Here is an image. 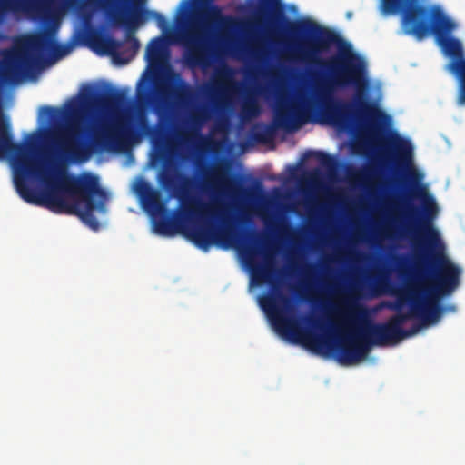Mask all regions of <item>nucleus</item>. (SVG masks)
Wrapping results in <instances>:
<instances>
[{"label":"nucleus","instance_id":"obj_1","mask_svg":"<svg viewBox=\"0 0 465 465\" xmlns=\"http://www.w3.org/2000/svg\"><path fill=\"white\" fill-rule=\"evenodd\" d=\"M125 99L124 91L110 88L104 94L88 89L78 100L72 101L65 113L66 126L54 134L58 148L55 160L47 170L40 168L29 157L36 140L35 134L28 135L25 143H15L12 133L8 134L6 144L0 143V159H13V181L19 196L30 204L46 207L54 213L76 215L90 228L97 230L100 224L94 211L104 210L105 193L97 176L90 173L69 174L66 164L84 163L94 153L123 152L137 141L140 134L124 120L109 128L94 130L88 141L75 139L76 122L84 114L100 107L120 106Z\"/></svg>","mask_w":465,"mask_h":465},{"label":"nucleus","instance_id":"obj_2","mask_svg":"<svg viewBox=\"0 0 465 465\" xmlns=\"http://www.w3.org/2000/svg\"><path fill=\"white\" fill-rule=\"evenodd\" d=\"M289 31L292 35L306 34L311 36L298 44L297 52L307 64L325 68L330 76L316 86L313 104L279 105L274 111L271 125L254 126L252 129L251 138L253 141L268 143L274 138L278 129L288 133L297 131L315 112L322 123L333 125H341L351 118L376 120L385 116L376 104L366 101L360 93H357L351 104L334 99L335 88L361 85L364 72L363 63H353L351 56L333 57L329 61L320 57L322 51L341 43L338 33L310 20L290 23Z\"/></svg>","mask_w":465,"mask_h":465},{"label":"nucleus","instance_id":"obj_3","mask_svg":"<svg viewBox=\"0 0 465 465\" xmlns=\"http://www.w3.org/2000/svg\"><path fill=\"white\" fill-rule=\"evenodd\" d=\"M413 194L423 201V213L414 219L415 253L413 271L407 273V259H397V269L406 279L398 300L390 305L398 312L390 319L399 327L411 318L421 321V328L435 323L440 317V297L450 295L460 284V269L442 253L439 232L433 227L432 220L437 211L433 198L417 183Z\"/></svg>","mask_w":465,"mask_h":465},{"label":"nucleus","instance_id":"obj_4","mask_svg":"<svg viewBox=\"0 0 465 465\" xmlns=\"http://www.w3.org/2000/svg\"><path fill=\"white\" fill-rule=\"evenodd\" d=\"M252 277L256 284L268 283L273 292L261 298L260 305L267 313L275 328L293 341L301 342L312 351L321 352L327 349L343 365L355 364L365 359L371 346L395 345L405 338L417 334L421 325L411 329L399 328L390 318L383 323H371L366 311L354 301L346 302V317L353 331L334 341L327 336L302 329L298 322L286 314L292 308V300L277 287L272 259L266 257L262 265H251Z\"/></svg>","mask_w":465,"mask_h":465},{"label":"nucleus","instance_id":"obj_5","mask_svg":"<svg viewBox=\"0 0 465 465\" xmlns=\"http://www.w3.org/2000/svg\"><path fill=\"white\" fill-rule=\"evenodd\" d=\"M161 184L180 203L181 211L174 215L168 213L161 193L147 182L141 181L136 187L144 209L153 217L162 216L154 221L158 233L173 235L181 232L203 251H208L213 244L223 248L243 246V235L235 229L223 203L215 200L211 204H203L191 195L192 179L164 170L161 174Z\"/></svg>","mask_w":465,"mask_h":465},{"label":"nucleus","instance_id":"obj_6","mask_svg":"<svg viewBox=\"0 0 465 465\" xmlns=\"http://www.w3.org/2000/svg\"><path fill=\"white\" fill-rule=\"evenodd\" d=\"M46 53L56 60L65 56L69 47L55 40L53 30L24 35L15 48L2 52L0 78L5 82H15L42 62Z\"/></svg>","mask_w":465,"mask_h":465},{"label":"nucleus","instance_id":"obj_7","mask_svg":"<svg viewBox=\"0 0 465 465\" xmlns=\"http://www.w3.org/2000/svg\"><path fill=\"white\" fill-rule=\"evenodd\" d=\"M428 31L422 35V39L430 34H433L438 45L445 55L450 58L446 69L455 75L460 81V88L457 96V104L465 106V59L461 42L451 36L456 29V23L440 11L431 13V18L426 20Z\"/></svg>","mask_w":465,"mask_h":465},{"label":"nucleus","instance_id":"obj_8","mask_svg":"<svg viewBox=\"0 0 465 465\" xmlns=\"http://www.w3.org/2000/svg\"><path fill=\"white\" fill-rule=\"evenodd\" d=\"M194 19L199 32L184 33L181 35V41L188 47L186 54L188 64L193 67H205L211 59L209 38L224 25L227 18L223 16L218 5L206 3L196 13Z\"/></svg>","mask_w":465,"mask_h":465},{"label":"nucleus","instance_id":"obj_9","mask_svg":"<svg viewBox=\"0 0 465 465\" xmlns=\"http://www.w3.org/2000/svg\"><path fill=\"white\" fill-rule=\"evenodd\" d=\"M145 3L146 0H105L103 7L114 25L136 29L144 19L152 17L161 29H165L166 18L161 13L145 9Z\"/></svg>","mask_w":465,"mask_h":465},{"label":"nucleus","instance_id":"obj_10","mask_svg":"<svg viewBox=\"0 0 465 465\" xmlns=\"http://www.w3.org/2000/svg\"><path fill=\"white\" fill-rule=\"evenodd\" d=\"M417 2L418 0H381L380 10L384 15L402 13L406 34L421 40L428 31L426 20L431 18V11Z\"/></svg>","mask_w":465,"mask_h":465},{"label":"nucleus","instance_id":"obj_11","mask_svg":"<svg viewBox=\"0 0 465 465\" xmlns=\"http://www.w3.org/2000/svg\"><path fill=\"white\" fill-rule=\"evenodd\" d=\"M157 94L163 100H172L177 107H187L194 98V90L180 74L171 72L155 85Z\"/></svg>","mask_w":465,"mask_h":465},{"label":"nucleus","instance_id":"obj_12","mask_svg":"<svg viewBox=\"0 0 465 465\" xmlns=\"http://www.w3.org/2000/svg\"><path fill=\"white\" fill-rule=\"evenodd\" d=\"M75 0H0V19L11 12L32 8L41 12H50L59 7L70 6Z\"/></svg>","mask_w":465,"mask_h":465},{"label":"nucleus","instance_id":"obj_13","mask_svg":"<svg viewBox=\"0 0 465 465\" xmlns=\"http://www.w3.org/2000/svg\"><path fill=\"white\" fill-rule=\"evenodd\" d=\"M134 29H127L125 41H118L119 46H111L109 53L118 62L127 63L133 59L140 48L138 39L134 35Z\"/></svg>","mask_w":465,"mask_h":465},{"label":"nucleus","instance_id":"obj_14","mask_svg":"<svg viewBox=\"0 0 465 465\" xmlns=\"http://www.w3.org/2000/svg\"><path fill=\"white\" fill-rule=\"evenodd\" d=\"M210 110L206 106L198 107L190 114L188 128L181 134L183 142H190L201 136V129L210 119Z\"/></svg>","mask_w":465,"mask_h":465},{"label":"nucleus","instance_id":"obj_15","mask_svg":"<svg viewBox=\"0 0 465 465\" xmlns=\"http://www.w3.org/2000/svg\"><path fill=\"white\" fill-rule=\"evenodd\" d=\"M89 20V16L85 17L84 19V37L89 45L93 46L94 48L101 49L104 53H109L111 46L120 45V44L117 43V40L104 36L100 29L93 27L90 25Z\"/></svg>","mask_w":465,"mask_h":465},{"label":"nucleus","instance_id":"obj_16","mask_svg":"<svg viewBox=\"0 0 465 465\" xmlns=\"http://www.w3.org/2000/svg\"><path fill=\"white\" fill-rule=\"evenodd\" d=\"M166 53L164 40L162 37L153 38L146 47V59L150 64H158Z\"/></svg>","mask_w":465,"mask_h":465},{"label":"nucleus","instance_id":"obj_17","mask_svg":"<svg viewBox=\"0 0 465 465\" xmlns=\"http://www.w3.org/2000/svg\"><path fill=\"white\" fill-rule=\"evenodd\" d=\"M391 143L397 153V161L399 163L410 164L411 162L412 147L408 141L401 139L398 134H395L391 140Z\"/></svg>","mask_w":465,"mask_h":465},{"label":"nucleus","instance_id":"obj_18","mask_svg":"<svg viewBox=\"0 0 465 465\" xmlns=\"http://www.w3.org/2000/svg\"><path fill=\"white\" fill-rule=\"evenodd\" d=\"M261 113L260 106L254 97L246 98L241 106L240 117L242 121L257 117Z\"/></svg>","mask_w":465,"mask_h":465},{"label":"nucleus","instance_id":"obj_19","mask_svg":"<svg viewBox=\"0 0 465 465\" xmlns=\"http://www.w3.org/2000/svg\"><path fill=\"white\" fill-rule=\"evenodd\" d=\"M206 183H210L213 188L214 187L227 188L231 184V182L226 177L224 172L220 169H214L210 173H208V175L206 177Z\"/></svg>","mask_w":465,"mask_h":465},{"label":"nucleus","instance_id":"obj_20","mask_svg":"<svg viewBox=\"0 0 465 465\" xmlns=\"http://www.w3.org/2000/svg\"><path fill=\"white\" fill-rule=\"evenodd\" d=\"M311 155H315L320 163L329 170H332L336 165L335 159L326 153L308 151L304 154V158H307Z\"/></svg>","mask_w":465,"mask_h":465},{"label":"nucleus","instance_id":"obj_21","mask_svg":"<svg viewBox=\"0 0 465 465\" xmlns=\"http://www.w3.org/2000/svg\"><path fill=\"white\" fill-rule=\"evenodd\" d=\"M280 1L281 0H259V14L262 15L269 11H272L274 8H277L280 5Z\"/></svg>","mask_w":465,"mask_h":465},{"label":"nucleus","instance_id":"obj_22","mask_svg":"<svg viewBox=\"0 0 465 465\" xmlns=\"http://www.w3.org/2000/svg\"><path fill=\"white\" fill-rule=\"evenodd\" d=\"M139 126L143 134L153 136L156 133V128L149 124L147 119L144 116L139 118Z\"/></svg>","mask_w":465,"mask_h":465},{"label":"nucleus","instance_id":"obj_23","mask_svg":"<svg viewBox=\"0 0 465 465\" xmlns=\"http://www.w3.org/2000/svg\"><path fill=\"white\" fill-rule=\"evenodd\" d=\"M306 321L314 329H318V330H321V331L323 330V326L320 323V322L318 320H315L313 318L308 317V318H306Z\"/></svg>","mask_w":465,"mask_h":465},{"label":"nucleus","instance_id":"obj_24","mask_svg":"<svg viewBox=\"0 0 465 465\" xmlns=\"http://www.w3.org/2000/svg\"><path fill=\"white\" fill-rule=\"evenodd\" d=\"M237 222H238L239 223H241V224H245V223H250V222H251V219H250V217H249V216H247L245 213H242V214L239 216V218H238Z\"/></svg>","mask_w":465,"mask_h":465},{"label":"nucleus","instance_id":"obj_25","mask_svg":"<svg viewBox=\"0 0 465 465\" xmlns=\"http://www.w3.org/2000/svg\"><path fill=\"white\" fill-rule=\"evenodd\" d=\"M41 113L45 114L48 116H51L54 113V108L48 105L41 107Z\"/></svg>","mask_w":465,"mask_h":465},{"label":"nucleus","instance_id":"obj_26","mask_svg":"<svg viewBox=\"0 0 465 465\" xmlns=\"http://www.w3.org/2000/svg\"><path fill=\"white\" fill-rule=\"evenodd\" d=\"M245 253H246V256L251 259L252 257V255L254 254V252L252 248L250 247H246L245 249Z\"/></svg>","mask_w":465,"mask_h":465},{"label":"nucleus","instance_id":"obj_27","mask_svg":"<svg viewBox=\"0 0 465 465\" xmlns=\"http://www.w3.org/2000/svg\"><path fill=\"white\" fill-rule=\"evenodd\" d=\"M416 209L414 207L410 208V217H413V213H415Z\"/></svg>","mask_w":465,"mask_h":465},{"label":"nucleus","instance_id":"obj_28","mask_svg":"<svg viewBox=\"0 0 465 465\" xmlns=\"http://www.w3.org/2000/svg\"><path fill=\"white\" fill-rule=\"evenodd\" d=\"M137 98L139 101H141L143 99V94H142L141 91H139V90L137 92Z\"/></svg>","mask_w":465,"mask_h":465},{"label":"nucleus","instance_id":"obj_29","mask_svg":"<svg viewBox=\"0 0 465 465\" xmlns=\"http://www.w3.org/2000/svg\"><path fill=\"white\" fill-rule=\"evenodd\" d=\"M214 104L216 107H219L221 105V101L219 99H214Z\"/></svg>","mask_w":465,"mask_h":465},{"label":"nucleus","instance_id":"obj_30","mask_svg":"<svg viewBox=\"0 0 465 465\" xmlns=\"http://www.w3.org/2000/svg\"><path fill=\"white\" fill-rule=\"evenodd\" d=\"M217 92H218V90H217L216 88H213V89L212 90V93H213V94H216Z\"/></svg>","mask_w":465,"mask_h":465},{"label":"nucleus","instance_id":"obj_31","mask_svg":"<svg viewBox=\"0 0 465 465\" xmlns=\"http://www.w3.org/2000/svg\"><path fill=\"white\" fill-rule=\"evenodd\" d=\"M147 94H148V93H147V92H145V93H144V98H145V97H147Z\"/></svg>","mask_w":465,"mask_h":465}]
</instances>
